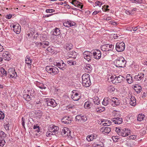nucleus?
<instances>
[{"mask_svg": "<svg viewBox=\"0 0 147 147\" xmlns=\"http://www.w3.org/2000/svg\"><path fill=\"white\" fill-rule=\"evenodd\" d=\"M20 22L21 23L23 24L24 25L26 24V21L25 20V19L23 18H22L20 20Z\"/></svg>", "mask_w": 147, "mask_h": 147, "instance_id": "63", "label": "nucleus"}, {"mask_svg": "<svg viewBox=\"0 0 147 147\" xmlns=\"http://www.w3.org/2000/svg\"><path fill=\"white\" fill-rule=\"evenodd\" d=\"M54 101L55 102V100L52 99H48V100H47V105L48 106L53 107H55V106H54V105H55L54 104Z\"/></svg>", "mask_w": 147, "mask_h": 147, "instance_id": "27", "label": "nucleus"}, {"mask_svg": "<svg viewBox=\"0 0 147 147\" xmlns=\"http://www.w3.org/2000/svg\"><path fill=\"white\" fill-rule=\"evenodd\" d=\"M61 122L65 124H68L71 123V118L68 116H66L63 118L61 120Z\"/></svg>", "mask_w": 147, "mask_h": 147, "instance_id": "13", "label": "nucleus"}, {"mask_svg": "<svg viewBox=\"0 0 147 147\" xmlns=\"http://www.w3.org/2000/svg\"><path fill=\"white\" fill-rule=\"evenodd\" d=\"M82 84L84 86L86 87H89L91 84L90 81L86 80L82 81Z\"/></svg>", "mask_w": 147, "mask_h": 147, "instance_id": "28", "label": "nucleus"}, {"mask_svg": "<svg viewBox=\"0 0 147 147\" xmlns=\"http://www.w3.org/2000/svg\"><path fill=\"white\" fill-rule=\"evenodd\" d=\"M97 137V135L96 134H92L87 136L86 140L89 142L92 141L94 139H96Z\"/></svg>", "mask_w": 147, "mask_h": 147, "instance_id": "20", "label": "nucleus"}, {"mask_svg": "<svg viewBox=\"0 0 147 147\" xmlns=\"http://www.w3.org/2000/svg\"><path fill=\"white\" fill-rule=\"evenodd\" d=\"M1 72L2 74L5 75V76H6L7 74V71H6L5 69L3 68L1 69Z\"/></svg>", "mask_w": 147, "mask_h": 147, "instance_id": "53", "label": "nucleus"}, {"mask_svg": "<svg viewBox=\"0 0 147 147\" xmlns=\"http://www.w3.org/2000/svg\"><path fill=\"white\" fill-rule=\"evenodd\" d=\"M46 11L47 13H52L55 11V10L54 9H48L46 10Z\"/></svg>", "mask_w": 147, "mask_h": 147, "instance_id": "59", "label": "nucleus"}, {"mask_svg": "<svg viewBox=\"0 0 147 147\" xmlns=\"http://www.w3.org/2000/svg\"><path fill=\"white\" fill-rule=\"evenodd\" d=\"M55 126H53L52 127L53 128L50 127L49 128V131H47L46 133V135L47 136H50L51 135H54L55 134V129H54Z\"/></svg>", "mask_w": 147, "mask_h": 147, "instance_id": "16", "label": "nucleus"}, {"mask_svg": "<svg viewBox=\"0 0 147 147\" xmlns=\"http://www.w3.org/2000/svg\"><path fill=\"white\" fill-rule=\"evenodd\" d=\"M130 131L128 129L124 128L121 129V132L119 135L123 137H126L129 135Z\"/></svg>", "mask_w": 147, "mask_h": 147, "instance_id": "10", "label": "nucleus"}, {"mask_svg": "<svg viewBox=\"0 0 147 147\" xmlns=\"http://www.w3.org/2000/svg\"><path fill=\"white\" fill-rule=\"evenodd\" d=\"M144 117V114H139L138 116L137 120L139 121H141L143 120Z\"/></svg>", "mask_w": 147, "mask_h": 147, "instance_id": "42", "label": "nucleus"}, {"mask_svg": "<svg viewBox=\"0 0 147 147\" xmlns=\"http://www.w3.org/2000/svg\"><path fill=\"white\" fill-rule=\"evenodd\" d=\"M115 90V88L112 86H110L108 88V90L110 92H113Z\"/></svg>", "mask_w": 147, "mask_h": 147, "instance_id": "58", "label": "nucleus"}, {"mask_svg": "<svg viewBox=\"0 0 147 147\" xmlns=\"http://www.w3.org/2000/svg\"><path fill=\"white\" fill-rule=\"evenodd\" d=\"M5 115L4 113L2 111H0V119H3Z\"/></svg>", "mask_w": 147, "mask_h": 147, "instance_id": "54", "label": "nucleus"}, {"mask_svg": "<svg viewBox=\"0 0 147 147\" xmlns=\"http://www.w3.org/2000/svg\"><path fill=\"white\" fill-rule=\"evenodd\" d=\"M129 103L131 105L133 106H134L136 105V99L134 96H131L130 99Z\"/></svg>", "mask_w": 147, "mask_h": 147, "instance_id": "29", "label": "nucleus"}, {"mask_svg": "<svg viewBox=\"0 0 147 147\" xmlns=\"http://www.w3.org/2000/svg\"><path fill=\"white\" fill-rule=\"evenodd\" d=\"M126 79L127 82L129 84H131L133 82L132 77L130 74H128L127 75Z\"/></svg>", "mask_w": 147, "mask_h": 147, "instance_id": "34", "label": "nucleus"}, {"mask_svg": "<svg viewBox=\"0 0 147 147\" xmlns=\"http://www.w3.org/2000/svg\"><path fill=\"white\" fill-rule=\"evenodd\" d=\"M71 98L74 100L77 101L79 100L80 97L79 94L76 92L71 95Z\"/></svg>", "mask_w": 147, "mask_h": 147, "instance_id": "25", "label": "nucleus"}, {"mask_svg": "<svg viewBox=\"0 0 147 147\" xmlns=\"http://www.w3.org/2000/svg\"><path fill=\"white\" fill-rule=\"evenodd\" d=\"M6 137V135L5 133L2 131H0V138L3 139Z\"/></svg>", "mask_w": 147, "mask_h": 147, "instance_id": "47", "label": "nucleus"}, {"mask_svg": "<svg viewBox=\"0 0 147 147\" xmlns=\"http://www.w3.org/2000/svg\"><path fill=\"white\" fill-rule=\"evenodd\" d=\"M67 63L70 65H76V61H72L69 60L67 61Z\"/></svg>", "mask_w": 147, "mask_h": 147, "instance_id": "52", "label": "nucleus"}, {"mask_svg": "<svg viewBox=\"0 0 147 147\" xmlns=\"http://www.w3.org/2000/svg\"><path fill=\"white\" fill-rule=\"evenodd\" d=\"M4 126L5 129L6 130H9V123L7 124L4 123Z\"/></svg>", "mask_w": 147, "mask_h": 147, "instance_id": "60", "label": "nucleus"}, {"mask_svg": "<svg viewBox=\"0 0 147 147\" xmlns=\"http://www.w3.org/2000/svg\"><path fill=\"white\" fill-rule=\"evenodd\" d=\"M125 78L121 75L118 76H116V80H115V82L116 83H121L123 81L125 80Z\"/></svg>", "mask_w": 147, "mask_h": 147, "instance_id": "24", "label": "nucleus"}, {"mask_svg": "<svg viewBox=\"0 0 147 147\" xmlns=\"http://www.w3.org/2000/svg\"><path fill=\"white\" fill-rule=\"evenodd\" d=\"M64 48L67 51H69L72 48L73 45L71 43H67L64 46Z\"/></svg>", "mask_w": 147, "mask_h": 147, "instance_id": "30", "label": "nucleus"}, {"mask_svg": "<svg viewBox=\"0 0 147 147\" xmlns=\"http://www.w3.org/2000/svg\"><path fill=\"white\" fill-rule=\"evenodd\" d=\"M116 49L118 52L123 51L125 49V45L123 42H118L116 45Z\"/></svg>", "mask_w": 147, "mask_h": 147, "instance_id": "2", "label": "nucleus"}, {"mask_svg": "<svg viewBox=\"0 0 147 147\" xmlns=\"http://www.w3.org/2000/svg\"><path fill=\"white\" fill-rule=\"evenodd\" d=\"M33 129L35 130V132H37V133H36V136H39V135L41 133V132L40 131L39 126H38L37 125H34L33 127Z\"/></svg>", "mask_w": 147, "mask_h": 147, "instance_id": "22", "label": "nucleus"}, {"mask_svg": "<svg viewBox=\"0 0 147 147\" xmlns=\"http://www.w3.org/2000/svg\"><path fill=\"white\" fill-rule=\"evenodd\" d=\"M47 69H48V72L51 74L52 75H55V69L54 67H50V66L47 67Z\"/></svg>", "mask_w": 147, "mask_h": 147, "instance_id": "33", "label": "nucleus"}, {"mask_svg": "<svg viewBox=\"0 0 147 147\" xmlns=\"http://www.w3.org/2000/svg\"><path fill=\"white\" fill-rule=\"evenodd\" d=\"M111 120L115 124H120L123 122L122 118L121 117H115L113 118Z\"/></svg>", "mask_w": 147, "mask_h": 147, "instance_id": "14", "label": "nucleus"}, {"mask_svg": "<svg viewBox=\"0 0 147 147\" xmlns=\"http://www.w3.org/2000/svg\"><path fill=\"white\" fill-rule=\"evenodd\" d=\"M13 30L16 34H19L21 30V27L18 24L16 25H13L12 26Z\"/></svg>", "mask_w": 147, "mask_h": 147, "instance_id": "15", "label": "nucleus"}, {"mask_svg": "<svg viewBox=\"0 0 147 147\" xmlns=\"http://www.w3.org/2000/svg\"><path fill=\"white\" fill-rule=\"evenodd\" d=\"M116 76L115 75L111 76L110 77L111 81L113 83H115L116 82H115V80H116Z\"/></svg>", "mask_w": 147, "mask_h": 147, "instance_id": "51", "label": "nucleus"}, {"mask_svg": "<svg viewBox=\"0 0 147 147\" xmlns=\"http://www.w3.org/2000/svg\"><path fill=\"white\" fill-rule=\"evenodd\" d=\"M34 102L36 105H38V108H40V107L41 105L42 100L37 99Z\"/></svg>", "mask_w": 147, "mask_h": 147, "instance_id": "45", "label": "nucleus"}, {"mask_svg": "<svg viewBox=\"0 0 147 147\" xmlns=\"http://www.w3.org/2000/svg\"><path fill=\"white\" fill-rule=\"evenodd\" d=\"M62 135H65V136H70V131L67 127H65L61 130Z\"/></svg>", "mask_w": 147, "mask_h": 147, "instance_id": "18", "label": "nucleus"}, {"mask_svg": "<svg viewBox=\"0 0 147 147\" xmlns=\"http://www.w3.org/2000/svg\"><path fill=\"white\" fill-rule=\"evenodd\" d=\"M92 53L89 51H85L83 53L84 58L88 61L91 60Z\"/></svg>", "mask_w": 147, "mask_h": 147, "instance_id": "8", "label": "nucleus"}, {"mask_svg": "<svg viewBox=\"0 0 147 147\" xmlns=\"http://www.w3.org/2000/svg\"><path fill=\"white\" fill-rule=\"evenodd\" d=\"M134 89L137 93H139L142 90V87L137 84L134 86Z\"/></svg>", "mask_w": 147, "mask_h": 147, "instance_id": "32", "label": "nucleus"}, {"mask_svg": "<svg viewBox=\"0 0 147 147\" xmlns=\"http://www.w3.org/2000/svg\"><path fill=\"white\" fill-rule=\"evenodd\" d=\"M3 59L5 60L9 61L11 59V55L8 52H5L3 54Z\"/></svg>", "mask_w": 147, "mask_h": 147, "instance_id": "19", "label": "nucleus"}, {"mask_svg": "<svg viewBox=\"0 0 147 147\" xmlns=\"http://www.w3.org/2000/svg\"><path fill=\"white\" fill-rule=\"evenodd\" d=\"M136 136H137L136 135H132L128 136L127 138H128V139L130 140H135L136 138Z\"/></svg>", "mask_w": 147, "mask_h": 147, "instance_id": "55", "label": "nucleus"}, {"mask_svg": "<svg viewBox=\"0 0 147 147\" xmlns=\"http://www.w3.org/2000/svg\"><path fill=\"white\" fill-rule=\"evenodd\" d=\"M105 110L104 107H100L96 109V111L97 112L100 113L104 111Z\"/></svg>", "mask_w": 147, "mask_h": 147, "instance_id": "43", "label": "nucleus"}, {"mask_svg": "<svg viewBox=\"0 0 147 147\" xmlns=\"http://www.w3.org/2000/svg\"><path fill=\"white\" fill-rule=\"evenodd\" d=\"M92 100L95 104L97 105L99 104V99L98 96H94L92 98Z\"/></svg>", "mask_w": 147, "mask_h": 147, "instance_id": "36", "label": "nucleus"}, {"mask_svg": "<svg viewBox=\"0 0 147 147\" xmlns=\"http://www.w3.org/2000/svg\"><path fill=\"white\" fill-rule=\"evenodd\" d=\"M36 82L37 83H36V86L42 89H45L46 88V87L42 83H40L39 82Z\"/></svg>", "mask_w": 147, "mask_h": 147, "instance_id": "39", "label": "nucleus"}, {"mask_svg": "<svg viewBox=\"0 0 147 147\" xmlns=\"http://www.w3.org/2000/svg\"><path fill=\"white\" fill-rule=\"evenodd\" d=\"M8 73L10 75L9 78H15L17 76L16 72L15 69L13 68H11L8 69Z\"/></svg>", "mask_w": 147, "mask_h": 147, "instance_id": "6", "label": "nucleus"}, {"mask_svg": "<svg viewBox=\"0 0 147 147\" xmlns=\"http://www.w3.org/2000/svg\"><path fill=\"white\" fill-rule=\"evenodd\" d=\"M93 69L92 66L90 64H87L84 65V69L88 73H90Z\"/></svg>", "mask_w": 147, "mask_h": 147, "instance_id": "21", "label": "nucleus"}, {"mask_svg": "<svg viewBox=\"0 0 147 147\" xmlns=\"http://www.w3.org/2000/svg\"><path fill=\"white\" fill-rule=\"evenodd\" d=\"M25 119L23 117H22V121H21V124L23 127V128L26 129V128L25 126Z\"/></svg>", "mask_w": 147, "mask_h": 147, "instance_id": "50", "label": "nucleus"}, {"mask_svg": "<svg viewBox=\"0 0 147 147\" xmlns=\"http://www.w3.org/2000/svg\"><path fill=\"white\" fill-rule=\"evenodd\" d=\"M132 146L131 143L127 142L123 144V145L122 147H131Z\"/></svg>", "mask_w": 147, "mask_h": 147, "instance_id": "48", "label": "nucleus"}, {"mask_svg": "<svg viewBox=\"0 0 147 147\" xmlns=\"http://www.w3.org/2000/svg\"><path fill=\"white\" fill-rule=\"evenodd\" d=\"M80 2L77 0H72V4L76 7L78 6L79 4H80Z\"/></svg>", "mask_w": 147, "mask_h": 147, "instance_id": "46", "label": "nucleus"}, {"mask_svg": "<svg viewBox=\"0 0 147 147\" xmlns=\"http://www.w3.org/2000/svg\"><path fill=\"white\" fill-rule=\"evenodd\" d=\"M92 53L93 57L97 59H100L101 57V53L100 51L98 49H96Z\"/></svg>", "mask_w": 147, "mask_h": 147, "instance_id": "7", "label": "nucleus"}, {"mask_svg": "<svg viewBox=\"0 0 147 147\" xmlns=\"http://www.w3.org/2000/svg\"><path fill=\"white\" fill-rule=\"evenodd\" d=\"M78 55V53L74 51H72L68 53L67 55L65 56L66 58L67 59L68 58H72L75 59Z\"/></svg>", "mask_w": 147, "mask_h": 147, "instance_id": "9", "label": "nucleus"}, {"mask_svg": "<svg viewBox=\"0 0 147 147\" xmlns=\"http://www.w3.org/2000/svg\"><path fill=\"white\" fill-rule=\"evenodd\" d=\"M102 129H103L102 132H104V134L107 133L108 134L111 131V128L109 127H103Z\"/></svg>", "mask_w": 147, "mask_h": 147, "instance_id": "37", "label": "nucleus"}, {"mask_svg": "<svg viewBox=\"0 0 147 147\" xmlns=\"http://www.w3.org/2000/svg\"><path fill=\"white\" fill-rule=\"evenodd\" d=\"M127 15H132L133 13L131 12V11H130L128 10H127L125 11Z\"/></svg>", "mask_w": 147, "mask_h": 147, "instance_id": "62", "label": "nucleus"}, {"mask_svg": "<svg viewBox=\"0 0 147 147\" xmlns=\"http://www.w3.org/2000/svg\"><path fill=\"white\" fill-rule=\"evenodd\" d=\"M30 94V95L31 97H33L34 95V90H31V92L30 93L28 92V94Z\"/></svg>", "mask_w": 147, "mask_h": 147, "instance_id": "61", "label": "nucleus"}, {"mask_svg": "<svg viewBox=\"0 0 147 147\" xmlns=\"http://www.w3.org/2000/svg\"><path fill=\"white\" fill-rule=\"evenodd\" d=\"M75 119L76 122L81 123H84L87 120V118L86 116L81 115H77Z\"/></svg>", "mask_w": 147, "mask_h": 147, "instance_id": "3", "label": "nucleus"}, {"mask_svg": "<svg viewBox=\"0 0 147 147\" xmlns=\"http://www.w3.org/2000/svg\"><path fill=\"white\" fill-rule=\"evenodd\" d=\"M23 98L26 101H29L31 99V97L29 94H24L23 95Z\"/></svg>", "mask_w": 147, "mask_h": 147, "instance_id": "40", "label": "nucleus"}, {"mask_svg": "<svg viewBox=\"0 0 147 147\" xmlns=\"http://www.w3.org/2000/svg\"><path fill=\"white\" fill-rule=\"evenodd\" d=\"M99 141L100 142L97 143H96V145L97 146L96 147L99 146V147H102L104 146L103 143L104 142V140L102 138H100L99 139Z\"/></svg>", "mask_w": 147, "mask_h": 147, "instance_id": "35", "label": "nucleus"}, {"mask_svg": "<svg viewBox=\"0 0 147 147\" xmlns=\"http://www.w3.org/2000/svg\"><path fill=\"white\" fill-rule=\"evenodd\" d=\"M41 112L40 111H36L35 112V114L37 116H41L42 114L41 113Z\"/></svg>", "mask_w": 147, "mask_h": 147, "instance_id": "56", "label": "nucleus"}, {"mask_svg": "<svg viewBox=\"0 0 147 147\" xmlns=\"http://www.w3.org/2000/svg\"><path fill=\"white\" fill-rule=\"evenodd\" d=\"M56 66L61 69L63 70V69L64 68V67L65 65V63L61 60H60L59 62H56Z\"/></svg>", "mask_w": 147, "mask_h": 147, "instance_id": "17", "label": "nucleus"}, {"mask_svg": "<svg viewBox=\"0 0 147 147\" xmlns=\"http://www.w3.org/2000/svg\"><path fill=\"white\" fill-rule=\"evenodd\" d=\"M110 99L107 97H105L104 98L102 102V104L105 106H107L109 104V100Z\"/></svg>", "mask_w": 147, "mask_h": 147, "instance_id": "38", "label": "nucleus"}, {"mask_svg": "<svg viewBox=\"0 0 147 147\" xmlns=\"http://www.w3.org/2000/svg\"><path fill=\"white\" fill-rule=\"evenodd\" d=\"M32 60L29 57L27 56L25 58V63L29 65H31Z\"/></svg>", "mask_w": 147, "mask_h": 147, "instance_id": "41", "label": "nucleus"}, {"mask_svg": "<svg viewBox=\"0 0 147 147\" xmlns=\"http://www.w3.org/2000/svg\"><path fill=\"white\" fill-rule=\"evenodd\" d=\"M82 81L85 80L88 81H90V75L87 74H83L82 76Z\"/></svg>", "mask_w": 147, "mask_h": 147, "instance_id": "26", "label": "nucleus"}, {"mask_svg": "<svg viewBox=\"0 0 147 147\" xmlns=\"http://www.w3.org/2000/svg\"><path fill=\"white\" fill-rule=\"evenodd\" d=\"M95 3L97 5L99 6L100 7V6L102 4V3H101V2L99 1H96V2Z\"/></svg>", "mask_w": 147, "mask_h": 147, "instance_id": "64", "label": "nucleus"}, {"mask_svg": "<svg viewBox=\"0 0 147 147\" xmlns=\"http://www.w3.org/2000/svg\"><path fill=\"white\" fill-rule=\"evenodd\" d=\"M101 123L104 126H109L111 124V122L109 120H103L101 121Z\"/></svg>", "mask_w": 147, "mask_h": 147, "instance_id": "31", "label": "nucleus"}, {"mask_svg": "<svg viewBox=\"0 0 147 147\" xmlns=\"http://www.w3.org/2000/svg\"><path fill=\"white\" fill-rule=\"evenodd\" d=\"M84 106V108L86 109H89L91 107H93L92 103L89 101L85 102Z\"/></svg>", "mask_w": 147, "mask_h": 147, "instance_id": "23", "label": "nucleus"}, {"mask_svg": "<svg viewBox=\"0 0 147 147\" xmlns=\"http://www.w3.org/2000/svg\"><path fill=\"white\" fill-rule=\"evenodd\" d=\"M76 24V23L74 22L69 20H65L63 23L64 26L68 28L74 26Z\"/></svg>", "mask_w": 147, "mask_h": 147, "instance_id": "5", "label": "nucleus"}, {"mask_svg": "<svg viewBox=\"0 0 147 147\" xmlns=\"http://www.w3.org/2000/svg\"><path fill=\"white\" fill-rule=\"evenodd\" d=\"M62 129H60L56 131V136H58V137L61 136L62 135V133L61 132Z\"/></svg>", "mask_w": 147, "mask_h": 147, "instance_id": "49", "label": "nucleus"}, {"mask_svg": "<svg viewBox=\"0 0 147 147\" xmlns=\"http://www.w3.org/2000/svg\"><path fill=\"white\" fill-rule=\"evenodd\" d=\"M111 100L113 102L112 103V105L113 107L119 105L120 103V100L116 97H112Z\"/></svg>", "mask_w": 147, "mask_h": 147, "instance_id": "12", "label": "nucleus"}, {"mask_svg": "<svg viewBox=\"0 0 147 147\" xmlns=\"http://www.w3.org/2000/svg\"><path fill=\"white\" fill-rule=\"evenodd\" d=\"M126 62L123 57H120L116 59L114 63L117 67H123L125 66Z\"/></svg>", "mask_w": 147, "mask_h": 147, "instance_id": "1", "label": "nucleus"}, {"mask_svg": "<svg viewBox=\"0 0 147 147\" xmlns=\"http://www.w3.org/2000/svg\"><path fill=\"white\" fill-rule=\"evenodd\" d=\"M5 140H0V146H3L5 144Z\"/></svg>", "mask_w": 147, "mask_h": 147, "instance_id": "57", "label": "nucleus"}, {"mask_svg": "<svg viewBox=\"0 0 147 147\" xmlns=\"http://www.w3.org/2000/svg\"><path fill=\"white\" fill-rule=\"evenodd\" d=\"M114 45H112L107 44L101 46V49L102 51H112L113 49Z\"/></svg>", "mask_w": 147, "mask_h": 147, "instance_id": "4", "label": "nucleus"}, {"mask_svg": "<svg viewBox=\"0 0 147 147\" xmlns=\"http://www.w3.org/2000/svg\"><path fill=\"white\" fill-rule=\"evenodd\" d=\"M144 74L143 73H139L138 75H136L134 76V80L136 81L142 80L144 79Z\"/></svg>", "mask_w": 147, "mask_h": 147, "instance_id": "11", "label": "nucleus"}, {"mask_svg": "<svg viewBox=\"0 0 147 147\" xmlns=\"http://www.w3.org/2000/svg\"><path fill=\"white\" fill-rule=\"evenodd\" d=\"M61 34L60 32L59 29L57 28H56V36L58 38H61V36L60 35Z\"/></svg>", "mask_w": 147, "mask_h": 147, "instance_id": "44", "label": "nucleus"}]
</instances>
